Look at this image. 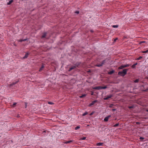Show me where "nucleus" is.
<instances>
[{
    "mask_svg": "<svg viewBox=\"0 0 148 148\" xmlns=\"http://www.w3.org/2000/svg\"><path fill=\"white\" fill-rule=\"evenodd\" d=\"M114 70H112V71H110V72H109L108 73V74L109 75H111L113 74L114 73Z\"/></svg>",
    "mask_w": 148,
    "mask_h": 148,
    "instance_id": "nucleus-13",
    "label": "nucleus"
},
{
    "mask_svg": "<svg viewBox=\"0 0 148 148\" xmlns=\"http://www.w3.org/2000/svg\"><path fill=\"white\" fill-rule=\"evenodd\" d=\"M86 96V94H84V95H82V96H80L79 97L80 98H83V97H85Z\"/></svg>",
    "mask_w": 148,
    "mask_h": 148,
    "instance_id": "nucleus-21",
    "label": "nucleus"
},
{
    "mask_svg": "<svg viewBox=\"0 0 148 148\" xmlns=\"http://www.w3.org/2000/svg\"><path fill=\"white\" fill-rule=\"evenodd\" d=\"M25 108H27V102H25Z\"/></svg>",
    "mask_w": 148,
    "mask_h": 148,
    "instance_id": "nucleus-26",
    "label": "nucleus"
},
{
    "mask_svg": "<svg viewBox=\"0 0 148 148\" xmlns=\"http://www.w3.org/2000/svg\"><path fill=\"white\" fill-rule=\"evenodd\" d=\"M130 65V64H126V65H123V66H124V68H125V67H128Z\"/></svg>",
    "mask_w": 148,
    "mask_h": 148,
    "instance_id": "nucleus-20",
    "label": "nucleus"
},
{
    "mask_svg": "<svg viewBox=\"0 0 148 148\" xmlns=\"http://www.w3.org/2000/svg\"><path fill=\"white\" fill-rule=\"evenodd\" d=\"M80 63H81L80 62H77L75 65V66H76V67H79V66Z\"/></svg>",
    "mask_w": 148,
    "mask_h": 148,
    "instance_id": "nucleus-9",
    "label": "nucleus"
},
{
    "mask_svg": "<svg viewBox=\"0 0 148 148\" xmlns=\"http://www.w3.org/2000/svg\"><path fill=\"white\" fill-rule=\"evenodd\" d=\"M90 32H92H92H93V30H90Z\"/></svg>",
    "mask_w": 148,
    "mask_h": 148,
    "instance_id": "nucleus-44",
    "label": "nucleus"
},
{
    "mask_svg": "<svg viewBox=\"0 0 148 148\" xmlns=\"http://www.w3.org/2000/svg\"><path fill=\"white\" fill-rule=\"evenodd\" d=\"M111 116V115H109L106 117L104 119V121L106 122L108 121L109 118Z\"/></svg>",
    "mask_w": 148,
    "mask_h": 148,
    "instance_id": "nucleus-4",
    "label": "nucleus"
},
{
    "mask_svg": "<svg viewBox=\"0 0 148 148\" xmlns=\"http://www.w3.org/2000/svg\"><path fill=\"white\" fill-rule=\"evenodd\" d=\"M43 132H45V131H43Z\"/></svg>",
    "mask_w": 148,
    "mask_h": 148,
    "instance_id": "nucleus-48",
    "label": "nucleus"
},
{
    "mask_svg": "<svg viewBox=\"0 0 148 148\" xmlns=\"http://www.w3.org/2000/svg\"><path fill=\"white\" fill-rule=\"evenodd\" d=\"M94 112H92L90 114H89L90 116H92L93 114L94 113Z\"/></svg>",
    "mask_w": 148,
    "mask_h": 148,
    "instance_id": "nucleus-36",
    "label": "nucleus"
},
{
    "mask_svg": "<svg viewBox=\"0 0 148 148\" xmlns=\"http://www.w3.org/2000/svg\"><path fill=\"white\" fill-rule=\"evenodd\" d=\"M112 27H114V28H117V27H118V25H113L112 26Z\"/></svg>",
    "mask_w": 148,
    "mask_h": 148,
    "instance_id": "nucleus-23",
    "label": "nucleus"
},
{
    "mask_svg": "<svg viewBox=\"0 0 148 148\" xmlns=\"http://www.w3.org/2000/svg\"><path fill=\"white\" fill-rule=\"evenodd\" d=\"M44 68V66L43 65H42L40 68V69L39 70V71H41Z\"/></svg>",
    "mask_w": 148,
    "mask_h": 148,
    "instance_id": "nucleus-12",
    "label": "nucleus"
},
{
    "mask_svg": "<svg viewBox=\"0 0 148 148\" xmlns=\"http://www.w3.org/2000/svg\"><path fill=\"white\" fill-rule=\"evenodd\" d=\"M107 60H106L105 59L103 60L102 62L101 63L102 64V65H103L104 64Z\"/></svg>",
    "mask_w": 148,
    "mask_h": 148,
    "instance_id": "nucleus-17",
    "label": "nucleus"
},
{
    "mask_svg": "<svg viewBox=\"0 0 148 148\" xmlns=\"http://www.w3.org/2000/svg\"><path fill=\"white\" fill-rule=\"evenodd\" d=\"M139 79H137L136 80L134 81L135 83H138L139 81Z\"/></svg>",
    "mask_w": 148,
    "mask_h": 148,
    "instance_id": "nucleus-22",
    "label": "nucleus"
},
{
    "mask_svg": "<svg viewBox=\"0 0 148 148\" xmlns=\"http://www.w3.org/2000/svg\"><path fill=\"white\" fill-rule=\"evenodd\" d=\"M80 128V127L79 126H77L75 128V130H77L78 129H79Z\"/></svg>",
    "mask_w": 148,
    "mask_h": 148,
    "instance_id": "nucleus-28",
    "label": "nucleus"
},
{
    "mask_svg": "<svg viewBox=\"0 0 148 148\" xmlns=\"http://www.w3.org/2000/svg\"><path fill=\"white\" fill-rule=\"evenodd\" d=\"M75 13L77 14H79V12L78 11H76L75 12Z\"/></svg>",
    "mask_w": 148,
    "mask_h": 148,
    "instance_id": "nucleus-41",
    "label": "nucleus"
},
{
    "mask_svg": "<svg viewBox=\"0 0 148 148\" xmlns=\"http://www.w3.org/2000/svg\"><path fill=\"white\" fill-rule=\"evenodd\" d=\"M48 103L49 104H53V103H52V102H48Z\"/></svg>",
    "mask_w": 148,
    "mask_h": 148,
    "instance_id": "nucleus-38",
    "label": "nucleus"
},
{
    "mask_svg": "<svg viewBox=\"0 0 148 148\" xmlns=\"http://www.w3.org/2000/svg\"><path fill=\"white\" fill-rule=\"evenodd\" d=\"M134 107V106H129L128 107V108L130 109H131L132 108H133Z\"/></svg>",
    "mask_w": 148,
    "mask_h": 148,
    "instance_id": "nucleus-29",
    "label": "nucleus"
},
{
    "mask_svg": "<svg viewBox=\"0 0 148 148\" xmlns=\"http://www.w3.org/2000/svg\"><path fill=\"white\" fill-rule=\"evenodd\" d=\"M46 36V33H44L42 35V38H43L45 37V36Z\"/></svg>",
    "mask_w": 148,
    "mask_h": 148,
    "instance_id": "nucleus-15",
    "label": "nucleus"
},
{
    "mask_svg": "<svg viewBox=\"0 0 148 148\" xmlns=\"http://www.w3.org/2000/svg\"><path fill=\"white\" fill-rule=\"evenodd\" d=\"M140 140H143L144 139V138L142 137H140Z\"/></svg>",
    "mask_w": 148,
    "mask_h": 148,
    "instance_id": "nucleus-39",
    "label": "nucleus"
},
{
    "mask_svg": "<svg viewBox=\"0 0 148 148\" xmlns=\"http://www.w3.org/2000/svg\"><path fill=\"white\" fill-rule=\"evenodd\" d=\"M88 114V112H85L84 113H83L82 114L83 116H84L86 115H87Z\"/></svg>",
    "mask_w": 148,
    "mask_h": 148,
    "instance_id": "nucleus-24",
    "label": "nucleus"
},
{
    "mask_svg": "<svg viewBox=\"0 0 148 148\" xmlns=\"http://www.w3.org/2000/svg\"><path fill=\"white\" fill-rule=\"evenodd\" d=\"M17 116V117H18L19 116V115H18V116Z\"/></svg>",
    "mask_w": 148,
    "mask_h": 148,
    "instance_id": "nucleus-49",
    "label": "nucleus"
},
{
    "mask_svg": "<svg viewBox=\"0 0 148 148\" xmlns=\"http://www.w3.org/2000/svg\"><path fill=\"white\" fill-rule=\"evenodd\" d=\"M117 40V38H116L115 39H114V42H116V40Z\"/></svg>",
    "mask_w": 148,
    "mask_h": 148,
    "instance_id": "nucleus-40",
    "label": "nucleus"
},
{
    "mask_svg": "<svg viewBox=\"0 0 148 148\" xmlns=\"http://www.w3.org/2000/svg\"><path fill=\"white\" fill-rule=\"evenodd\" d=\"M26 40H27V39H21V40H19V41L20 42H23V41H25Z\"/></svg>",
    "mask_w": 148,
    "mask_h": 148,
    "instance_id": "nucleus-19",
    "label": "nucleus"
},
{
    "mask_svg": "<svg viewBox=\"0 0 148 148\" xmlns=\"http://www.w3.org/2000/svg\"><path fill=\"white\" fill-rule=\"evenodd\" d=\"M148 90V88L146 89L145 90H144L143 91L145 92H147Z\"/></svg>",
    "mask_w": 148,
    "mask_h": 148,
    "instance_id": "nucleus-37",
    "label": "nucleus"
},
{
    "mask_svg": "<svg viewBox=\"0 0 148 148\" xmlns=\"http://www.w3.org/2000/svg\"><path fill=\"white\" fill-rule=\"evenodd\" d=\"M145 42V41H142V42H140V43H144V42Z\"/></svg>",
    "mask_w": 148,
    "mask_h": 148,
    "instance_id": "nucleus-42",
    "label": "nucleus"
},
{
    "mask_svg": "<svg viewBox=\"0 0 148 148\" xmlns=\"http://www.w3.org/2000/svg\"><path fill=\"white\" fill-rule=\"evenodd\" d=\"M101 86H98L96 87L93 88V89L99 90L101 89Z\"/></svg>",
    "mask_w": 148,
    "mask_h": 148,
    "instance_id": "nucleus-7",
    "label": "nucleus"
},
{
    "mask_svg": "<svg viewBox=\"0 0 148 148\" xmlns=\"http://www.w3.org/2000/svg\"><path fill=\"white\" fill-rule=\"evenodd\" d=\"M16 103H14L13 104L12 106L14 107V106L16 105Z\"/></svg>",
    "mask_w": 148,
    "mask_h": 148,
    "instance_id": "nucleus-35",
    "label": "nucleus"
},
{
    "mask_svg": "<svg viewBox=\"0 0 148 148\" xmlns=\"http://www.w3.org/2000/svg\"><path fill=\"white\" fill-rule=\"evenodd\" d=\"M134 64L135 65V66H136V65L137 64V63H136L135 64Z\"/></svg>",
    "mask_w": 148,
    "mask_h": 148,
    "instance_id": "nucleus-43",
    "label": "nucleus"
},
{
    "mask_svg": "<svg viewBox=\"0 0 148 148\" xmlns=\"http://www.w3.org/2000/svg\"><path fill=\"white\" fill-rule=\"evenodd\" d=\"M86 139V137H84L83 138H82L81 139V140H85Z\"/></svg>",
    "mask_w": 148,
    "mask_h": 148,
    "instance_id": "nucleus-32",
    "label": "nucleus"
},
{
    "mask_svg": "<svg viewBox=\"0 0 148 148\" xmlns=\"http://www.w3.org/2000/svg\"><path fill=\"white\" fill-rule=\"evenodd\" d=\"M97 101H98L97 100H94V101H93L92 103H90L89 105V106H92L94 105L95 104V103L97 102Z\"/></svg>",
    "mask_w": 148,
    "mask_h": 148,
    "instance_id": "nucleus-5",
    "label": "nucleus"
},
{
    "mask_svg": "<svg viewBox=\"0 0 148 148\" xmlns=\"http://www.w3.org/2000/svg\"><path fill=\"white\" fill-rule=\"evenodd\" d=\"M101 89H105L107 88V87L106 86H103V87L101 86Z\"/></svg>",
    "mask_w": 148,
    "mask_h": 148,
    "instance_id": "nucleus-25",
    "label": "nucleus"
},
{
    "mask_svg": "<svg viewBox=\"0 0 148 148\" xmlns=\"http://www.w3.org/2000/svg\"><path fill=\"white\" fill-rule=\"evenodd\" d=\"M76 67V66H75V65L73 66H72L71 67H70V68L69 69V71H70L72 70H73V69H74Z\"/></svg>",
    "mask_w": 148,
    "mask_h": 148,
    "instance_id": "nucleus-6",
    "label": "nucleus"
},
{
    "mask_svg": "<svg viewBox=\"0 0 148 148\" xmlns=\"http://www.w3.org/2000/svg\"><path fill=\"white\" fill-rule=\"evenodd\" d=\"M103 144V143H98L97 144V146H102Z\"/></svg>",
    "mask_w": 148,
    "mask_h": 148,
    "instance_id": "nucleus-10",
    "label": "nucleus"
},
{
    "mask_svg": "<svg viewBox=\"0 0 148 148\" xmlns=\"http://www.w3.org/2000/svg\"><path fill=\"white\" fill-rule=\"evenodd\" d=\"M112 96V95H110L108 96H106V97L104 98L103 99L105 100H107L109 98H111Z\"/></svg>",
    "mask_w": 148,
    "mask_h": 148,
    "instance_id": "nucleus-2",
    "label": "nucleus"
},
{
    "mask_svg": "<svg viewBox=\"0 0 148 148\" xmlns=\"http://www.w3.org/2000/svg\"><path fill=\"white\" fill-rule=\"evenodd\" d=\"M29 53H26V54H25V56L23 58V59H25V58H27L28 57L29 55Z\"/></svg>",
    "mask_w": 148,
    "mask_h": 148,
    "instance_id": "nucleus-8",
    "label": "nucleus"
},
{
    "mask_svg": "<svg viewBox=\"0 0 148 148\" xmlns=\"http://www.w3.org/2000/svg\"><path fill=\"white\" fill-rule=\"evenodd\" d=\"M113 106V104H110L109 106L110 108H112Z\"/></svg>",
    "mask_w": 148,
    "mask_h": 148,
    "instance_id": "nucleus-33",
    "label": "nucleus"
},
{
    "mask_svg": "<svg viewBox=\"0 0 148 148\" xmlns=\"http://www.w3.org/2000/svg\"><path fill=\"white\" fill-rule=\"evenodd\" d=\"M115 110V109H113V110Z\"/></svg>",
    "mask_w": 148,
    "mask_h": 148,
    "instance_id": "nucleus-47",
    "label": "nucleus"
},
{
    "mask_svg": "<svg viewBox=\"0 0 148 148\" xmlns=\"http://www.w3.org/2000/svg\"><path fill=\"white\" fill-rule=\"evenodd\" d=\"M119 123H116V124H115V125H114L113 126V127H117V126H119Z\"/></svg>",
    "mask_w": 148,
    "mask_h": 148,
    "instance_id": "nucleus-27",
    "label": "nucleus"
},
{
    "mask_svg": "<svg viewBox=\"0 0 148 148\" xmlns=\"http://www.w3.org/2000/svg\"><path fill=\"white\" fill-rule=\"evenodd\" d=\"M142 58V57H141V56H140V57H139L137 59V60H140L141 59V58Z\"/></svg>",
    "mask_w": 148,
    "mask_h": 148,
    "instance_id": "nucleus-34",
    "label": "nucleus"
},
{
    "mask_svg": "<svg viewBox=\"0 0 148 148\" xmlns=\"http://www.w3.org/2000/svg\"><path fill=\"white\" fill-rule=\"evenodd\" d=\"M128 70V69H124L122 71H119L118 73V74L119 75L124 77L126 74Z\"/></svg>",
    "mask_w": 148,
    "mask_h": 148,
    "instance_id": "nucleus-1",
    "label": "nucleus"
},
{
    "mask_svg": "<svg viewBox=\"0 0 148 148\" xmlns=\"http://www.w3.org/2000/svg\"><path fill=\"white\" fill-rule=\"evenodd\" d=\"M93 93L91 94L92 95H93Z\"/></svg>",
    "mask_w": 148,
    "mask_h": 148,
    "instance_id": "nucleus-46",
    "label": "nucleus"
},
{
    "mask_svg": "<svg viewBox=\"0 0 148 148\" xmlns=\"http://www.w3.org/2000/svg\"><path fill=\"white\" fill-rule=\"evenodd\" d=\"M103 66L102 64L101 63H99V64H97L96 65V66H97L98 67H100L101 66Z\"/></svg>",
    "mask_w": 148,
    "mask_h": 148,
    "instance_id": "nucleus-16",
    "label": "nucleus"
},
{
    "mask_svg": "<svg viewBox=\"0 0 148 148\" xmlns=\"http://www.w3.org/2000/svg\"><path fill=\"white\" fill-rule=\"evenodd\" d=\"M13 0H11L7 4L8 5H10L13 2Z\"/></svg>",
    "mask_w": 148,
    "mask_h": 148,
    "instance_id": "nucleus-18",
    "label": "nucleus"
},
{
    "mask_svg": "<svg viewBox=\"0 0 148 148\" xmlns=\"http://www.w3.org/2000/svg\"><path fill=\"white\" fill-rule=\"evenodd\" d=\"M42 148L41 147V148Z\"/></svg>",
    "mask_w": 148,
    "mask_h": 148,
    "instance_id": "nucleus-50",
    "label": "nucleus"
},
{
    "mask_svg": "<svg viewBox=\"0 0 148 148\" xmlns=\"http://www.w3.org/2000/svg\"><path fill=\"white\" fill-rule=\"evenodd\" d=\"M148 52V50H147L145 51H143L142 53H147Z\"/></svg>",
    "mask_w": 148,
    "mask_h": 148,
    "instance_id": "nucleus-30",
    "label": "nucleus"
},
{
    "mask_svg": "<svg viewBox=\"0 0 148 148\" xmlns=\"http://www.w3.org/2000/svg\"><path fill=\"white\" fill-rule=\"evenodd\" d=\"M19 81V80H18L16 81L15 82H13L12 83L10 84L9 86H13L14 85L16 84Z\"/></svg>",
    "mask_w": 148,
    "mask_h": 148,
    "instance_id": "nucleus-3",
    "label": "nucleus"
},
{
    "mask_svg": "<svg viewBox=\"0 0 148 148\" xmlns=\"http://www.w3.org/2000/svg\"><path fill=\"white\" fill-rule=\"evenodd\" d=\"M132 68H135L136 67V66H135V65L134 64H133L132 66Z\"/></svg>",
    "mask_w": 148,
    "mask_h": 148,
    "instance_id": "nucleus-31",
    "label": "nucleus"
},
{
    "mask_svg": "<svg viewBox=\"0 0 148 148\" xmlns=\"http://www.w3.org/2000/svg\"><path fill=\"white\" fill-rule=\"evenodd\" d=\"M73 140H69V141H66V142H64V143L67 144H68L69 143H71V142H73Z\"/></svg>",
    "mask_w": 148,
    "mask_h": 148,
    "instance_id": "nucleus-11",
    "label": "nucleus"
},
{
    "mask_svg": "<svg viewBox=\"0 0 148 148\" xmlns=\"http://www.w3.org/2000/svg\"><path fill=\"white\" fill-rule=\"evenodd\" d=\"M146 111L148 112V109L146 110Z\"/></svg>",
    "mask_w": 148,
    "mask_h": 148,
    "instance_id": "nucleus-45",
    "label": "nucleus"
},
{
    "mask_svg": "<svg viewBox=\"0 0 148 148\" xmlns=\"http://www.w3.org/2000/svg\"><path fill=\"white\" fill-rule=\"evenodd\" d=\"M123 68H124V67L123 65L121 66L120 67H119L118 68V69H122Z\"/></svg>",
    "mask_w": 148,
    "mask_h": 148,
    "instance_id": "nucleus-14",
    "label": "nucleus"
}]
</instances>
